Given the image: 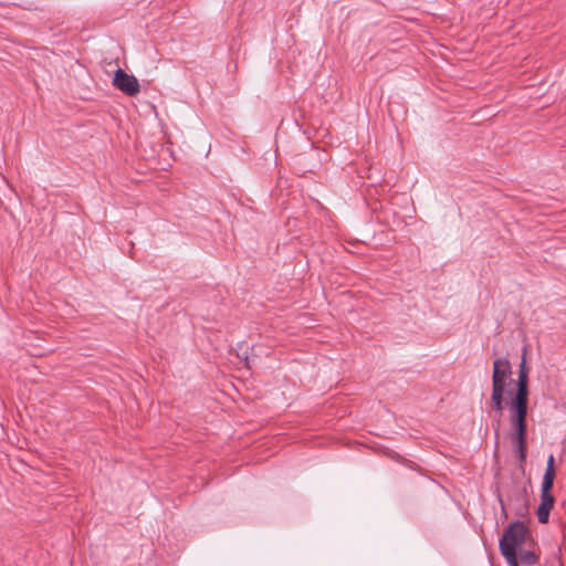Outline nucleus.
Masks as SVG:
<instances>
[{
	"label": "nucleus",
	"instance_id": "9",
	"mask_svg": "<svg viewBox=\"0 0 566 566\" xmlns=\"http://www.w3.org/2000/svg\"><path fill=\"white\" fill-rule=\"evenodd\" d=\"M526 355H527V348L524 347L523 353H522V358L526 359Z\"/></svg>",
	"mask_w": 566,
	"mask_h": 566
},
{
	"label": "nucleus",
	"instance_id": "2",
	"mask_svg": "<svg viewBox=\"0 0 566 566\" xmlns=\"http://www.w3.org/2000/svg\"><path fill=\"white\" fill-rule=\"evenodd\" d=\"M511 374V363L506 358H496L493 361L491 405L499 413H502L504 408V394Z\"/></svg>",
	"mask_w": 566,
	"mask_h": 566
},
{
	"label": "nucleus",
	"instance_id": "10",
	"mask_svg": "<svg viewBox=\"0 0 566 566\" xmlns=\"http://www.w3.org/2000/svg\"><path fill=\"white\" fill-rule=\"evenodd\" d=\"M242 358H244V360H245V365H247L248 367H250L248 356L244 354V356H242Z\"/></svg>",
	"mask_w": 566,
	"mask_h": 566
},
{
	"label": "nucleus",
	"instance_id": "1",
	"mask_svg": "<svg viewBox=\"0 0 566 566\" xmlns=\"http://www.w3.org/2000/svg\"><path fill=\"white\" fill-rule=\"evenodd\" d=\"M527 402L528 369L526 359L521 358L516 392L509 403L510 424L512 428L511 437L521 461H524L526 458Z\"/></svg>",
	"mask_w": 566,
	"mask_h": 566
},
{
	"label": "nucleus",
	"instance_id": "7",
	"mask_svg": "<svg viewBox=\"0 0 566 566\" xmlns=\"http://www.w3.org/2000/svg\"><path fill=\"white\" fill-rule=\"evenodd\" d=\"M509 566H518L517 555L515 553H502Z\"/></svg>",
	"mask_w": 566,
	"mask_h": 566
},
{
	"label": "nucleus",
	"instance_id": "4",
	"mask_svg": "<svg viewBox=\"0 0 566 566\" xmlns=\"http://www.w3.org/2000/svg\"><path fill=\"white\" fill-rule=\"evenodd\" d=\"M554 479L555 474L544 473L541 488V504L536 512L538 521L543 524L548 522L549 512L555 503V499L551 493L554 485Z\"/></svg>",
	"mask_w": 566,
	"mask_h": 566
},
{
	"label": "nucleus",
	"instance_id": "5",
	"mask_svg": "<svg viewBox=\"0 0 566 566\" xmlns=\"http://www.w3.org/2000/svg\"><path fill=\"white\" fill-rule=\"evenodd\" d=\"M112 84L115 88L120 91L127 96H136L140 92L138 80L122 69L115 71Z\"/></svg>",
	"mask_w": 566,
	"mask_h": 566
},
{
	"label": "nucleus",
	"instance_id": "6",
	"mask_svg": "<svg viewBox=\"0 0 566 566\" xmlns=\"http://www.w3.org/2000/svg\"><path fill=\"white\" fill-rule=\"evenodd\" d=\"M517 562L524 565H534L537 562V557L532 551L522 548L517 551Z\"/></svg>",
	"mask_w": 566,
	"mask_h": 566
},
{
	"label": "nucleus",
	"instance_id": "3",
	"mask_svg": "<svg viewBox=\"0 0 566 566\" xmlns=\"http://www.w3.org/2000/svg\"><path fill=\"white\" fill-rule=\"evenodd\" d=\"M530 541V534L526 526L521 522H515L509 526L500 541L501 553H515L524 548Z\"/></svg>",
	"mask_w": 566,
	"mask_h": 566
},
{
	"label": "nucleus",
	"instance_id": "8",
	"mask_svg": "<svg viewBox=\"0 0 566 566\" xmlns=\"http://www.w3.org/2000/svg\"><path fill=\"white\" fill-rule=\"evenodd\" d=\"M545 473L555 474L554 455L553 454H551L547 459V467H546Z\"/></svg>",
	"mask_w": 566,
	"mask_h": 566
}]
</instances>
